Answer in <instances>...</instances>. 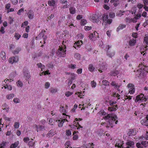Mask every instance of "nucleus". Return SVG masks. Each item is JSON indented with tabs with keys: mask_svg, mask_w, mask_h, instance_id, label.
<instances>
[{
	"mask_svg": "<svg viewBox=\"0 0 148 148\" xmlns=\"http://www.w3.org/2000/svg\"><path fill=\"white\" fill-rule=\"evenodd\" d=\"M117 119L116 115L113 113L107 114L104 118L105 120H109L108 121L109 124L110 125V126H111V127H112L115 124H117L118 123V121L116 120V119Z\"/></svg>",
	"mask_w": 148,
	"mask_h": 148,
	"instance_id": "1",
	"label": "nucleus"
},
{
	"mask_svg": "<svg viewBox=\"0 0 148 148\" xmlns=\"http://www.w3.org/2000/svg\"><path fill=\"white\" fill-rule=\"evenodd\" d=\"M56 53L58 56L60 57H64L65 56L66 50L63 48L59 47Z\"/></svg>",
	"mask_w": 148,
	"mask_h": 148,
	"instance_id": "2",
	"label": "nucleus"
},
{
	"mask_svg": "<svg viewBox=\"0 0 148 148\" xmlns=\"http://www.w3.org/2000/svg\"><path fill=\"white\" fill-rule=\"evenodd\" d=\"M147 98L145 96H144L143 94H141L136 97L135 101L136 102L139 101H140L141 102L145 101L147 100Z\"/></svg>",
	"mask_w": 148,
	"mask_h": 148,
	"instance_id": "3",
	"label": "nucleus"
},
{
	"mask_svg": "<svg viewBox=\"0 0 148 148\" xmlns=\"http://www.w3.org/2000/svg\"><path fill=\"white\" fill-rule=\"evenodd\" d=\"M91 19L93 22L97 23L99 21V17L96 15H92L90 16Z\"/></svg>",
	"mask_w": 148,
	"mask_h": 148,
	"instance_id": "4",
	"label": "nucleus"
},
{
	"mask_svg": "<svg viewBox=\"0 0 148 148\" xmlns=\"http://www.w3.org/2000/svg\"><path fill=\"white\" fill-rule=\"evenodd\" d=\"M99 69L98 70L99 72L101 73L106 69L107 67L105 66V64L103 63L99 65Z\"/></svg>",
	"mask_w": 148,
	"mask_h": 148,
	"instance_id": "5",
	"label": "nucleus"
},
{
	"mask_svg": "<svg viewBox=\"0 0 148 148\" xmlns=\"http://www.w3.org/2000/svg\"><path fill=\"white\" fill-rule=\"evenodd\" d=\"M134 143L132 141L128 140L126 143V145L127 146L126 147L127 148H133L134 147Z\"/></svg>",
	"mask_w": 148,
	"mask_h": 148,
	"instance_id": "6",
	"label": "nucleus"
},
{
	"mask_svg": "<svg viewBox=\"0 0 148 148\" xmlns=\"http://www.w3.org/2000/svg\"><path fill=\"white\" fill-rule=\"evenodd\" d=\"M136 134V132L135 130L132 129H130L128 130L127 133V134L129 136H131L133 135H135Z\"/></svg>",
	"mask_w": 148,
	"mask_h": 148,
	"instance_id": "7",
	"label": "nucleus"
},
{
	"mask_svg": "<svg viewBox=\"0 0 148 148\" xmlns=\"http://www.w3.org/2000/svg\"><path fill=\"white\" fill-rule=\"evenodd\" d=\"M23 75L26 80H28L31 77V76L30 74L28 73V72L27 71H23Z\"/></svg>",
	"mask_w": 148,
	"mask_h": 148,
	"instance_id": "8",
	"label": "nucleus"
},
{
	"mask_svg": "<svg viewBox=\"0 0 148 148\" xmlns=\"http://www.w3.org/2000/svg\"><path fill=\"white\" fill-rule=\"evenodd\" d=\"M36 127L37 129V131L38 132H39L45 130L44 126L42 125H36Z\"/></svg>",
	"mask_w": 148,
	"mask_h": 148,
	"instance_id": "9",
	"label": "nucleus"
},
{
	"mask_svg": "<svg viewBox=\"0 0 148 148\" xmlns=\"http://www.w3.org/2000/svg\"><path fill=\"white\" fill-rule=\"evenodd\" d=\"M143 65L144 66V64H140L139 67H140L137 70L138 72L139 73L141 74L142 73H143L144 71H146V70L145 68H143L142 66H143Z\"/></svg>",
	"mask_w": 148,
	"mask_h": 148,
	"instance_id": "10",
	"label": "nucleus"
},
{
	"mask_svg": "<svg viewBox=\"0 0 148 148\" xmlns=\"http://www.w3.org/2000/svg\"><path fill=\"white\" fill-rule=\"evenodd\" d=\"M147 119H143L141 121V123L143 125L148 126V115L146 117Z\"/></svg>",
	"mask_w": 148,
	"mask_h": 148,
	"instance_id": "11",
	"label": "nucleus"
},
{
	"mask_svg": "<svg viewBox=\"0 0 148 148\" xmlns=\"http://www.w3.org/2000/svg\"><path fill=\"white\" fill-rule=\"evenodd\" d=\"M65 121H68L66 119H63L61 121L60 120H56V121L58 122V126L59 127H62V126L63 123Z\"/></svg>",
	"mask_w": 148,
	"mask_h": 148,
	"instance_id": "12",
	"label": "nucleus"
},
{
	"mask_svg": "<svg viewBox=\"0 0 148 148\" xmlns=\"http://www.w3.org/2000/svg\"><path fill=\"white\" fill-rule=\"evenodd\" d=\"M48 4L50 6H54L56 4V2L54 0H51L48 1Z\"/></svg>",
	"mask_w": 148,
	"mask_h": 148,
	"instance_id": "13",
	"label": "nucleus"
},
{
	"mask_svg": "<svg viewBox=\"0 0 148 148\" xmlns=\"http://www.w3.org/2000/svg\"><path fill=\"white\" fill-rule=\"evenodd\" d=\"M107 54L109 57L111 58L115 55V52L113 51H107Z\"/></svg>",
	"mask_w": 148,
	"mask_h": 148,
	"instance_id": "14",
	"label": "nucleus"
},
{
	"mask_svg": "<svg viewBox=\"0 0 148 148\" xmlns=\"http://www.w3.org/2000/svg\"><path fill=\"white\" fill-rule=\"evenodd\" d=\"M117 108H118L117 105L116 106H112L108 108V110L111 112L114 111L116 110Z\"/></svg>",
	"mask_w": 148,
	"mask_h": 148,
	"instance_id": "15",
	"label": "nucleus"
},
{
	"mask_svg": "<svg viewBox=\"0 0 148 148\" xmlns=\"http://www.w3.org/2000/svg\"><path fill=\"white\" fill-rule=\"evenodd\" d=\"M111 84L112 86H114V88L115 89L119 88L120 86L118 83H116V82L114 81H112Z\"/></svg>",
	"mask_w": 148,
	"mask_h": 148,
	"instance_id": "16",
	"label": "nucleus"
},
{
	"mask_svg": "<svg viewBox=\"0 0 148 148\" xmlns=\"http://www.w3.org/2000/svg\"><path fill=\"white\" fill-rule=\"evenodd\" d=\"M125 25L120 24L119 25L118 27L117 28L116 31L117 32H118L120 29H122L126 27Z\"/></svg>",
	"mask_w": 148,
	"mask_h": 148,
	"instance_id": "17",
	"label": "nucleus"
},
{
	"mask_svg": "<svg viewBox=\"0 0 148 148\" xmlns=\"http://www.w3.org/2000/svg\"><path fill=\"white\" fill-rule=\"evenodd\" d=\"M54 135V131L53 130H50L49 132L47 134V137H51Z\"/></svg>",
	"mask_w": 148,
	"mask_h": 148,
	"instance_id": "18",
	"label": "nucleus"
},
{
	"mask_svg": "<svg viewBox=\"0 0 148 148\" xmlns=\"http://www.w3.org/2000/svg\"><path fill=\"white\" fill-rule=\"evenodd\" d=\"M28 17L30 19H32L34 16V14L33 12L31 10H29L28 14Z\"/></svg>",
	"mask_w": 148,
	"mask_h": 148,
	"instance_id": "19",
	"label": "nucleus"
},
{
	"mask_svg": "<svg viewBox=\"0 0 148 148\" xmlns=\"http://www.w3.org/2000/svg\"><path fill=\"white\" fill-rule=\"evenodd\" d=\"M119 73V71H116L110 72V74L112 76H115L118 75Z\"/></svg>",
	"mask_w": 148,
	"mask_h": 148,
	"instance_id": "20",
	"label": "nucleus"
},
{
	"mask_svg": "<svg viewBox=\"0 0 148 148\" xmlns=\"http://www.w3.org/2000/svg\"><path fill=\"white\" fill-rule=\"evenodd\" d=\"M19 144L18 141L15 142L14 143L12 144L10 146V148H16Z\"/></svg>",
	"mask_w": 148,
	"mask_h": 148,
	"instance_id": "21",
	"label": "nucleus"
},
{
	"mask_svg": "<svg viewBox=\"0 0 148 148\" xmlns=\"http://www.w3.org/2000/svg\"><path fill=\"white\" fill-rule=\"evenodd\" d=\"M136 41L134 39H132L130 40L129 41V45L130 46H134L136 43Z\"/></svg>",
	"mask_w": 148,
	"mask_h": 148,
	"instance_id": "22",
	"label": "nucleus"
},
{
	"mask_svg": "<svg viewBox=\"0 0 148 148\" xmlns=\"http://www.w3.org/2000/svg\"><path fill=\"white\" fill-rule=\"evenodd\" d=\"M2 84H3V87L5 88V89H7L8 90H11L12 88V87L11 85H8V83H7L5 85V84L3 83V82Z\"/></svg>",
	"mask_w": 148,
	"mask_h": 148,
	"instance_id": "23",
	"label": "nucleus"
},
{
	"mask_svg": "<svg viewBox=\"0 0 148 148\" xmlns=\"http://www.w3.org/2000/svg\"><path fill=\"white\" fill-rule=\"evenodd\" d=\"M45 32V31H44L43 32H42L40 34V35H43L42 36V37L43 40H44V44H45V41L47 39V36L44 35V33Z\"/></svg>",
	"mask_w": 148,
	"mask_h": 148,
	"instance_id": "24",
	"label": "nucleus"
},
{
	"mask_svg": "<svg viewBox=\"0 0 148 148\" xmlns=\"http://www.w3.org/2000/svg\"><path fill=\"white\" fill-rule=\"evenodd\" d=\"M0 56L2 60H5V54L4 52L3 51L1 52L0 53Z\"/></svg>",
	"mask_w": 148,
	"mask_h": 148,
	"instance_id": "25",
	"label": "nucleus"
},
{
	"mask_svg": "<svg viewBox=\"0 0 148 148\" xmlns=\"http://www.w3.org/2000/svg\"><path fill=\"white\" fill-rule=\"evenodd\" d=\"M32 140L28 142V145L29 146V147H33L35 145V143L33 141L34 140L33 139H32Z\"/></svg>",
	"mask_w": 148,
	"mask_h": 148,
	"instance_id": "26",
	"label": "nucleus"
},
{
	"mask_svg": "<svg viewBox=\"0 0 148 148\" xmlns=\"http://www.w3.org/2000/svg\"><path fill=\"white\" fill-rule=\"evenodd\" d=\"M70 13L72 14H74L75 12V8L73 7H71L69 8Z\"/></svg>",
	"mask_w": 148,
	"mask_h": 148,
	"instance_id": "27",
	"label": "nucleus"
},
{
	"mask_svg": "<svg viewBox=\"0 0 148 148\" xmlns=\"http://www.w3.org/2000/svg\"><path fill=\"white\" fill-rule=\"evenodd\" d=\"M2 106L3 108H4L3 109L4 110H5L7 112H8L9 107L6 104H5L3 106Z\"/></svg>",
	"mask_w": 148,
	"mask_h": 148,
	"instance_id": "28",
	"label": "nucleus"
},
{
	"mask_svg": "<svg viewBox=\"0 0 148 148\" xmlns=\"http://www.w3.org/2000/svg\"><path fill=\"white\" fill-rule=\"evenodd\" d=\"M21 50V49L20 48H16V50L14 51H12V52L15 55L18 53Z\"/></svg>",
	"mask_w": 148,
	"mask_h": 148,
	"instance_id": "29",
	"label": "nucleus"
},
{
	"mask_svg": "<svg viewBox=\"0 0 148 148\" xmlns=\"http://www.w3.org/2000/svg\"><path fill=\"white\" fill-rule=\"evenodd\" d=\"M82 44V41H78L75 43V45H76L78 48L80 47L81 45Z\"/></svg>",
	"mask_w": 148,
	"mask_h": 148,
	"instance_id": "30",
	"label": "nucleus"
},
{
	"mask_svg": "<svg viewBox=\"0 0 148 148\" xmlns=\"http://www.w3.org/2000/svg\"><path fill=\"white\" fill-rule=\"evenodd\" d=\"M103 17V21L104 23L108 20V15H107L103 14V16H102V18Z\"/></svg>",
	"mask_w": 148,
	"mask_h": 148,
	"instance_id": "31",
	"label": "nucleus"
},
{
	"mask_svg": "<svg viewBox=\"0 0 148 148\" xmlns=\"http://www.w3.org/2000/svg\"><path fill=\"white\" fill-rule=\"evenodd\" d=\"M8 142H3V143L0 145V148H5L4 147L6 146V144L8 143Z\"/></svg>",
	"mask_w": 148,
	"mask_h": 148,
	"instance_id": "32",
	"label": "nucleus"
},
{
	"mask_svg": "<svg viewBox=\"0 0 148 148\" xmlns=\"http://www.w3.org/2000/svg\"><path fill=\"white\" fill-rule=\"evenodd\" d=\"M95 69V68L93 67L92 64H90L88 66L89 70L91 71H93Z\"/></svg>",
	"mask_w": 148,
	"mask_h": 148,
	"instance_id": "33",
	"label": "nucleus"
},
{
	"mask_svg": "<svg viewBox=\"0 0 148 148\" xmlns=\"http://www.w3.org/2000/svg\"><path fill=\"white\" fill-rule=\"evenodd\" d=\"M124 12V11L120 10L119 11V12H118L116 13V16H121L122 15H123V13Z\"/></svg>",
	"mask_w": 148,
	"mask_h": 148,
	"instance_id": "34",
	"label": "nucleus"
},
{
	"mask_svg": "<svg viewBox=\"0 0 148 148\" xmlns=\"http://www.w3.org/2000/svg\"><path fill=\"white\" fill-rule=\"evenodd\" d=\"M14 95L13 93L10 94L6 96V98L7 99H10L14 97Z\"/></svg>",
	"mask_w": 148,
	"mask_h": 148,
	"instance_id": "35",
	"label": "nucleus"
},
{
	"mask_svg": "<svg viewBox=\"0 0 148 148\" xmlns=\"http://www.w3.org/2000/svg\"><path fill=\"white\" fill-rule=\"evenodd\" d=\"M16 84L17 86L19 87H22L23 86L22 82L20 80H18Z\"/></svg>",
	"mask_w": 148,
	"mask_h": 148,
	"instance_id": "36",
	"label": "nucleus"
},
{
	"mask_svg": "<svg viewBox=\"0 0 148 148\" xmlns=\"http://www.w3.org/2000/svg\"><path fill=\"white\" fill-rule=\"evenodd\" d=\"M87 23V21L86 20L83 19L81 20L80 23L82 25H84Z\"/></svg>",
	"mask_w": 148,
	"mask_h": 148,
	"instance_id": "37",
	"label": "nucleus"
},
{
	"mask_svg": "<svg viewBox=\"0 0 148 148\" xmlns=\"http://www.w3.org/2000/svg\"><path fill=\"white\" fill-rule=\"evenodd\" d=\"M75 58L77 60H80L81 58L80 55L78 53H76L75 54Z\"/></svg>",
	"mask_w": 148,
	"mask_h": 148,
	"instance_id": "38",
	"label": "nucleus"
},
{
	"mask_svg": "<svg viewBox=\"0 0 148 148\" xmlns=\"http://www.w3.org/2000/svg\"><path fill=\"white\" fill-rule=\"evenodd\" d=\"M76 76V75L74 73H71V75H70L71 79H70L73 81L75 79Z\"/></svg>",
	"mask_w": 148,
	"mask_h": 148,
	"instance_id": "39",
	"label": "nucleus"
},
{
	"mask_svg": "<svg viewBox=\"0 0 148 148\" xmlns=\"http://www.w3.org/2000/svg\"><path fill=\"white\" fill-rule=\"evenodd\" d=\"M143 7L144 6L143 4L140 3L137 4L136 6V7H137L139 9H142Z\"/></svg>",
	"mask_w": 148,
	"mask_h": 148,
	"instance_id": "40",
	"label": "nucleus"
},
{
	"mask_svg": "<svg viewBox=\"0 0 148 148\" xmlns=\"http://www.w3.org/2000/svg\"><path fill=\"white\" fill-rule=\"evenodd\" d=\"M19 123L18 122H15L14 126L15 128L17 129L19 127Z\"/></svg>",
	"mask_w": 148,
	"mask_h": 148,
	"instance_id": "41",
	"label": "nucleus"
},
{
	"mask_svg": "<svg viewBox=\"0 0 148 148\" xmlns=\"http://www.w3.org/2000/svg\"><path fill=\"white\" fill-rule=\"evenodd\" d=\"M108 83H109V82L106 80H103L102 82V84L105 86H109V84H108Z\"/></svg>",
	"mask_w": 148,
	"mask_h": 148,
	"instance_id": "42",
	"label": "nucleus"
},
{
	"mask_svg": "<svg viewBox=\"0 0 148 148\" xmlns=\"http://www.w3.org/2000/svg\"><path fill=\"white\" fill-rule=\"evenodd\" d=\"M21 36L19 34L15 33L14 34V37L16 38V40H18L21 37Z\"/></svg>",
	"mask_w": 148,
	"mask_h": 148,
	"instance_id": "43",
	"label": "nucleus"
},
{
	"mask_svg": "<svg viewBox=\"0 0 148 148\" xmlns=\"http://www.w3.org/2000/svg\"><path fill=\"white\" fill-rule=\"evenodd\" d=\"M12 59L14 60V63L18 61V58L17 56L13 57Z\"/></svg>",
	"mask_w": 148,
	"mask_h": 148,
	"instance_id": "44",
	"label": "nucleus"
},
{
	"mask_svg": "<svg viewBox=\"0 0 148 148\" xmlns=\"http://www.w3.org/2000/svg\"><path fill=\"white\" fill-rule=\"evenodd\" d=\"M91 84L92 88H95L96 85L97 84L96 82H94V81H92L91 82Z\"/></svg>",
	"mask_w": 148,
	"mask_h": 148,
	"instance_id": "45",
	"label": "nucleus"
},
{
	"mask_svg": "<svg viewBox=\"0 0 148 148\" xmlns=\"http://www.w3.org/2000/svg\"><path fill=\"white\" fill-rule=\"evenodd\" d=\"M135 89L134 88H130L129 90V92L131 94H133L134 92Z\"/></svg>",
	"mask_w": 148,
	"mask_h": 148,
	"instance_id": "46",
	"label": "nucleus"
},
{
	"mask_svg": "<svg viewBox=\"0 0 148 148\" xmlns=\"http://www.w3.org/2000/svg\"><path fill=\"white\" fill-rule=\"evenodd\" d=\"M57 91L56 88H50V92L52 93H55Z\"/></svg>",
	"mask_w": 148,
	"mask_h": 148,
	"instance_id": "47",
	"label": "nucleus"
},
{
	"mask_svg": "<svg viewBox=\"0 0 148 148\" xmlns=\"http://www.w3.org/2000/svg\"><path fill=\"white\" fill-rule=\"evenodd\" d=\"M13 101L14 103H19L20 101L19 99L16 98L14 99Z\"/></svg>",
	"mask_w": 148,
	"mask_h": 148,
	"instance_id": "48",
	"label": "nucleus"
},
{
	"mask_svg": "<svg viewBox=\"0 0 148 148\" xmlns=\"http://www.w3.org/2000/svg\"><path fill=\"white\" fill-rule=\"evenodd\" d=\"M66 134L68 136H70L71 135V132L70 130H67L66 132Z\"/></svg>",
	"mask_w": 148,
	"mask_h": 148,
	"instance_id": "49",
	"label": "nucleus"
},
{
	"mask_svg": "<svg viewBox=\"0 0 148 148\" xmlns=\"http://www.w3.org/2000/svg\"><path fill=\"white\" fill-rule=\"evenodd\" d=\"M136 146L137 148H143V146L139 143H137L136 144Z\"/></svg>",
	"mask_w": 148,
	"mask_h": 148,
	"instance_id": "50",
	"label": "nucleus"
},
{
	"mask_svg": "<svg viewBox=\"0 0 148 148\" xmlns=\"http://www.w3.org/2000/svg\"><path fill=\"white\" fill-rule=\"evenodd\" d=\"M109 16L111 18H113L115 16V13L114 12H111L109 14Z\"/></svg>",
	"mask_w": 148,
	"mask_h": 148,
	"instance_id": "51",
	"label": "nucleus"
},
{
	"mask_svg": "<svg viewBox=\"0 0 148 148\" xmlns=\"http://www.w3.org/2000/svg\"><path fill=\"white\" fill-rule=\"evenodd\" d=\"M53 65L52 63L48 64L47 65V67L49 68H52L53 67Z\"/></svg>",
	"mask_w": 148,
	"mask_h": 148,
	"instance_id": "52",
	"label": "nucleus"
},
{
	"mask_svg": "<svg viewBox=\"0 0 148 148\" xmlns=\"http://www.w3.org/2000/svg\"><path fill=\"white\" fill-rule=\"evenodd\" d=\"M141 145L143 146H144L145 147H146L147 146V144L146 141H143L141 142Z\"/></svg>",
	"mask_w": 148,
	"mask_h": 148,
	"instance_id": "53",
	"label": "nucleus"
},
{
	"mask_svg": "<svg viewBox=\"0 0 148 148\" xmlns=\"http://www.w3.org/2000/svg\"><path fill=\"white\" fill-rule=\"evenodd\" d=\"M50 84L49 82H46L45 83V88H48L50 86Z\"/></svg>",
	"mask_w": 148,
	"mask_h": 148,
	"instance_id": "54",
	"label": "nucleus"
},
{
	"mask_svg": "<svg viewBox=\"0 0 148 148\" xmlns=\"http://www.w3.org/2000/svg\"><path fill=\"white\" fill-rule=\"evenodd\" d=\"M29 140V138L28 137H25L23 139V140L25 143H27Z\"/></svg>",
	"mask_w": 148,
	"mask_h": 148,
	"instance_id": "55",
	"label": "nucleus"
},
{
	"mask_svg": "<svg viewBox=\"0 0 148 148\" xmlns=\"http://www.w3.org/2000/svg\"><path fill=\"white\" fill-rule=\"evenodd\" d=\"M24 11V9L21 8L17 12V14L19 15H20L21 14V13Z\"/></svg>",
	"mask_w": 148,
	"mask_h": 148,
	"instance_id": "56",
	"label": "nucleus"
},
{
	"mask_svg": "<svg viewBox=\"0 0 148 148\" xmlns=\"http://www.w3.org/2000/svg\"><path fill=\"white\" fill-rule=\"evenodd\" d=\"M109 104L110 106H114V105L116 103V101H109Z\"/></svg>",
	"mask_w": 148,
	"mask_h": 148,
	"instance_id": "57",
	"label": "nucleus"
},
{
	"mask_svg": "<svg viewBox=\"0 0 148 148\" xmlns=\"http://www.w3.org/2000/svg\"><path fill=\"white\" fill-rule=\"evenodd\" d=\"M119 3V1L118 0L116 1L114 3V5L115 7L117 6L118 4Z\"/></svg>",
	"mask_w": 148,
	"mask_h": 148,
	"instance_id": "58",
	"label": "nucleus"
},
{
	"mask_svg": "<svg viewBox=\"0 0 148 148\" xmlns=\"http://www.w3.org/2000/svg\"><path fill=\"white\" fill-rule=\"evenodd\" d=\"M141 17V14L138 13V14L136 15V16L135 17V19H138L139 18H140Z\"/></svg>",
	"mask_w": 148,
	"mask_h": 148,
	"instance_id": "59",
	"label": "nucleus"
},
{
	"mask_svg": "<svg viewBox=\"0 0 148 148\" xmlns=\"http://www.w3.org/2000/svg\"><path fill=\"white\" fill-rule=\"evenodd\" d=\"M99 114H101L102 115L105 116L106 115V112H105L103 110H102L100 111L99 112Z\"/></svg>",
	"mask_w": 148,
	"mask_h": 148,
	"instance_id": "60",
	"label": "nucleus"
},
{
	"mask_svg": "<svg viewBox=\"0 0 148 148\" xmlns=\"http://www.w3.org/2000/svg\"><path fill=\"white\" fill-rule=\"evenodd\" d=\"M87 49L88 51H90L92 49L91 46L90 45H88L87 46Z\"/></svg>",
	"mask_w": 148,
	"mask_h": 148,
	"instance_id": "61",
	"label": "nucleus"
},
{
	"mask_svg": "<svg viewBox=\"0 0 148 148\" xmlns=\"http://www.w3.org/2000/svg\"><path fill=\"white\" fill-rule=\"evenodd\" d=\"M112 21V19H108V20H107L105 23L109 24H110L111 23Z\"/></svg>",
	"mask_w": 148,
	"mask_h": 148,
	"instance_id": "62",
	"label": "nucleus"
},
{
	"mask_svg": "<svg viewBox=\"0 0 148 148\" xmlns=\"http://www.w3.org/2000/svg\"><path fill=\"white\" fill-rule=\"evenodd\" d=\"M4 30V27L2 26L1 27V29L0 30V32L2 34H3L5 33V31Z\"/></svg>",
	"mask_w": 148,
	"mask_h": 148,
	"instance_id": "63",
	"label": "nucleus"
},
{
	"mask_svg": "<svg viewBox=\"0 0 148 148\" xmlns=\"http://www.w3.org/2000/svg\"><path fill=\"white\" fill-rule=\"evenodd\" d=\"M143 1L144 4V5H148V0H143Z\"/></svg>",
	"mask_w": 148,
	"mask_h": 148,
	"instance_id": "64",
	"label": "nucleus"
}]
</instances>
